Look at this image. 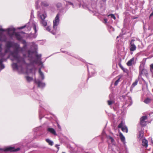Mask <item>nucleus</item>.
I'll return each instance as SVG.
<instances>
[{
	"instance_id": "obj_26",
	"label": "nucleus",
	"mask_w": 153,
	"mask_h": 153,
	"mask_svg": "<svg viewBox=\"0 0 153 153\" xmlns=\"http://www.w3.org/2000/svg\"><path fill=\"white\" fill-rule=\"evenodd\" d=\"M46 140L47 143H53V142L49 139H47Z\"/></svg>"
},
{
	"instance_id": "obj_19",
	"label": "nucleus",
	"mask_w": 153,
	"mask_h": 153,
	"mask_svg": "<svg viewBox=\"0 0 153 153\" xmlns=\"http://www.w3.org/2000/svg\"><path fill=\"white\" fill-rule=\"evenodd\" d=\"M141 140L142 143H148V140L145 138H142Z\"/></svg>"
},
{
	"instance_id": "obj_42",
	"label": "nucleus",
	"mask_w": 153,
	"mask_h": 153,
	"mask_svg": "<svg viewBox=\"0 0 153 153\" xmlns=\"http://www.w3.org/2000/svg\"><path fill=\"white\" fill-rule=\"evenodd\" d=\"M121 68L123 69V70L124 69V68L123 67H121Z\"/></svg>"
},
{
	"instance_id": "obj_33",
	"label": "nucleus",
	"mask_w": 153,
	"mask_h": 153,
	"mask_svg": "<svg viewBox=\"0 0 153 153\" xmlns=\"http://www.w3.org/2000/svg\"><path fill=\"white\" fill-rule=\"evenodd\" d=\"M110 31H114V28H113L112 27H110Z\"/></svg>"
},
{
	"instance_id": "obj_49",
	"label": "nucleus",
	"mask_w": 153,
	"mask_h": 153,
	"mask_svg": "<svg viewBox=\"0 0 153 153\" xmlns=\"http://www.w3.org/2000/svg\"><path fill=\"white\" fill-rule=\"evenodd\" d=\"M118 38V36H117V38Z\"/></svg>"
},
{
	"instance_id": "obj_2",
	"label": "nucleus",
	"mask_w": 153,
	"mask_h": 153,
	"mask_svg": "<svg viewBox=\"0 0 153 153\" xmlns=\"http://www.w3.org/2000/svg\"><path fill=\"white\" fill-rule=\"evenodd\" d=\"M15 29L12 27L9 28L7 29H4L2 28L0 29V31H7L8 34L10 36H12L15 35L16 38L18 40L21 39L22 37L20 36L19 33H15Z\"/></svg>"
},
{
	"instance_id": "obj_50",
	"label": "nucleus",
	"mask_w": 153,
	"mask_h": 153,
	"mask_svg": "<svg viewBox=\"0 0 153 153\" xmlns=\"http://www.w3.org/2000/svg\"><path fill=\"white\" fill-rule=\"evenodd\" d=\"M131 98H130V100H131Z\"/></svg>"
},
{
	"instance_id": "obj_20",
	"label": "nucleus",
	"mask_w": 153,
	"mask_h": 153,
	"mask_svg": "<svg viewBox=\"0 0 153 153\" xmlns=\"http://www.w3.org/2000/svg\"><path fill=\"white\" fill-rule=\"evenodd\" d=\"M53 30L51 31L50 28V27H49V26H48V27H45V30L48 31L49 32H50L52 33H51V32L53 31Z\"/></svg>"
},
{
	"instance_id": "obj_22",
	"label": "nucleus",
	"mask_w": 153,
	"mask_h": 153,
	"mask_svg": "<svg viewBox=\"0 0 153 153\" xmlns=\"http://www.w3.org/2000/svg\"><path fill=\"white\" fill-rule=\"evenodd\" d=\"M143 136V134L142 133H140L139 135L137 137L138 138L140 139V140H141Z\"/></svg>"
},
{
	"instance_id": "obj_10",
	"label": "nucleus",
	"mask_w": 153,
	"mask_h": 153,
	"mask_svg": "<svg viewBox=\"0 0 153 153\" xmlns=\"http://www.w3.org/2000/svg\"><path fill=\"white\" fill-rule=\"evenodd\" d=\"M134 62V58H133L129 60L127 63V65L128 66H131Z\"/></svg>"
},
{
	"instance_id": "obj_27",
	"label": "nucleus",
	"mask_w": 153,
	"mask_h": 153,
	"mask_svg": "<svg viewBox=\"0 0 153 153\" xmlns=\"http://www.w3.org/2000/svg\"><path fill=\"white\" fill-rule=\"evenodd\" d=\"M111 16V18H113V19H116V17L114 14H111L108 15V16Z\"/></svg>"
},
{
	"instance_id": "obj_39",
	"label": "nucleus",
	"mask_w": 153,
	"mask_h": 153,
	"mask_svg": "<svg viewBox=\"0 0 153 153\" xmlns=\"http://www.w3.org/2000/svg\"><path fill=\"white\" fill-rule=\"evenodd\" d=\"M33 45H34V47L35 48V50H36V48L37 47V46L36 45L34 44Z\"/></svg>"
},
{
	"instance_id": "obj_3",
	"label": "nucleus",
	"mask_w": 153,
	"mask_h": 153,
	"mask_svg": "<svg viewBox=\"0 0 153 153\" xmlns=\"http://www.w3.org/2000/svg\"><path fill=\"white\" fill-rule=\"evenodd\" d=\"M59 15L57 14L55 17V19L53 21V30L51 32L53 34H55L57 32V26L59 24Z\"/></svg>"
},
{
	"instance_id": "obj_36",
	"label": "nucleus",
	"mask_w": 153,
	"mask_h": 153,
	"mask_svg": "<svg viewBox=\"0 0 153 153\" xmlns=\"http://www.w3.org/2000/svg\"><path fill=\"white\" fill-rule=\"evenodd\" d=\"M104 23H106L107 22V19H104Z\"/></svg>"
},
{
	"instance_id": "obj_21",
	"label": "nucleus",
	"mask_w": 153,
	"mask_h": 153,
	"mask_svg": "<svg viewBox=\"0 0 153 153\" xmlns=\"http://www.w3.org/2000/svg\"><path fill=\"white\" fill-rule=\"evenodd\" d=\"M33 29L35 30V33H36L37 31V30L36 29V24L34 23H33Z\"/></svg>"
},
{
	"instance_id": "obj_46",
	"label": "nucleus",
	"mask_w": 153,
	"mask_h": 153,
	"mask_svg": "<svg viewBox=\"0 0 153 153\" xmlns=\"http://www.w3.org/2000/svg\"><path fill=\"white\" fill-rule=\"evenodd\" d=\"M50 144L51 146H52V145H53V144Z\"/></svg>"
},
{
	"instance_id": "obj_7",
	"label": "nucleus",
	"mask_w": 153,
	"mask_h": 153,
	"mask_svg": "<svg viewBox=\"0 0 153 153\" xmlns=\"http://www.w3.org/2000/svg\"><path fill=\"white\" fill-rule=\"evenodd\" d=\"M147 117L146 116H144L140 118V124L142 126H145L146 125V122L145 120L147 119Z\"/></svg>"
},
{
	"instance_id": "obj_41",
	"label": "nucleus",
	"mask_w": 153,
	"mask_h": 153,
	"mask_svg": "<svg viewBox=\"0 0 153 153\" xmlns=\"http://www.w3.org/2000/svg\"><path fill=\"white\" fill-rule=\"evenodd\" d=\"M153 16V12H152V13L150 15V16Z\"/></svg>"
},
{
	"instance_id": "obj_14",
	"label": "nucleus",
	"mask_w": 153,
	"mask_h": 153,
	"mask_svg": "<svg viewBox=\"0 0 153 153\" xmlns=\"http://www.w3.org/2000/svg\"><path fill=\"white\" fill-rule=\"evenodd\" d=\"M39 73L40 77H41L42 80L44 79L45 78V77L43 73L41 71V69H39Z\"/></svg>"
},
{
	"instance_id": "obj_45",
	"label": "nucleus",
	"mask_w": 153,
	"mask_h": 153,
	"mask_svg": "<svg viewBox=\"0 0 153 153\" xmlns=\"http://www.w3.org/2000/svg\"><path fill=\"white\" fill-rule=\"evenodd\" d=\"M103 1H106V0H102Z\"/></svg>"
},
{
	"instance_id": "obj_51",
	"label": "nucleus",
	"mask_w": 153,
	"mask_h": 153,
	"mask_svg": "<svg viewBox=\"0 0 153 153\" xmlns=\"http://www.w3.org/2000/svg\"><path fill=\"white\" fill-rule=\"evenodd\" d=\"M64 153V152H63V153Z\"/></svg>"
},
{
	"instance_id": "obj_44",
	"label": "nucleus",
	"mask_w": 153,
	"mask_h": 153,
	"mask_svg": "<svg viewBox=\"0 0 153 153\" xmlns=\"http://www.w3.org/2000/svg\"><path fill=\"white\" fill-rule=\"evenodd\" d=\"M152 143H153V140H152Z\"/></svg>"
},
{
	"instance_id": "obj_48",
	"label": "nucleus",
	"mask_w": 153,
	"mask_h": 153,
	"mask_svg": "<svg viewBox=\"0 0 153 153\" xmlns=\"http://www.w3.org/2000/svg\"><path fill=\"white\" fill-rule=\"evenodd\" d=\"M61 5V4H59V6H60Z\"/></svg>"
},
{
	"instance_id": "obj_47",
	"label": "nucleus",
	"mask_w": 153,
	"mask_h": 153,
	"mask_svg": "<svg viewBox=\"0 0 153 153\" xmlns=\"http://www.w3.org/2000/svg\"><path fill=\"white\" fill-rule=\"evenodd\" d=\"M2 150V149H0V150Z\"/></svg>"
},
{
	"instance_id": "obj_6",
	"label": "nucleus",
	"mask_w": 153,
	"mask_h": 153,
	"mask_svg": "<svg viewBox=\"0 0 153 153\" xmlns=\"http://www.w3.org/2000/svg\"><path fill=\"white\" fill-rule=\"evenodd\" d=\"M134 41L135 40L134 39H132L131 41L130 46V50L131 51H135L136 49V47L134 43Z\"/></svg>"
},
{
	"instance_id": "obj_17",
	"label": "nucleus",
	"mask_w": 153,
	"mask_h": 153,
	"mask_svg": "<svg viewBox=\"0 0 153 153\" xmlns=\"http://www.w3.org/2000/svg\"><path fill=\"white\" fill-rule=\"evenodd\" d=\"M151 101V99L149 98H147L144 101V102L146 104H148Z\"/></svg>"
},
{
	"instance_id": "obj_23",
	"label": "nucleus",
	"mask_w": 153,
	"mask_h": 153,
	"mask_svg": "<svg viewBox=\"0 0 153 153\" xmlns=\"http://www.w3.org/2000/svg\"><path fill=\"white\" fill-rule=\"evenodd\" d=\"M42 4L44 6H48V4L46 2H43L42 3Z\"/></svg>"
},
{
	"instance_id": "obj_35",
	"label": "nucleus",
	"mask_w": 153,
	"mask_h": 153,
	"mask_svg": "<svg viewBox=\"0 0 153 153\" xmlns=\"http://www.w3.org/2000/svg\"><path fill=\"white\" fill-rule=\"evenodd\" d=\"M143 146L145 147V148H146L148 146V144H143Z\"/></svg>"
},
{
	"instance_id": "obj_15",
	"label": "nucleus",
	"mask_w": 153,
	"mask_h": 153,
	"mask_svg": "<svg viewBox=\"0 0 153 153\" xmlns=\"http://www.w3.org/2000/svg\"><path fill=\"white\" fill-rule=\"evenodd\" d=\"M120 136L121 141L123 142H124L125 141V138L124 137L121 133H120Z\"/></svg>"
},
{
	"instance_id": "obj_43",
	"label": "nucleus",
	"mask_w": 153,
	"mask_h": 153,
	"mask_svg": "<svg viewBox=\"0 0 153 153\" xmlns=\"http://www.w3.org/2000/svg\"><path fill=\"white\" fill-rule=\"evenodd\" d=\"M1 51V46H0V52Z\"/></svg>"
},
{
	"instance_id": "obj_31",
	"label": "nucleus",
	"mask_w": 153,
	"mask_h": 153,
	"mask_svg": "<svg viewBox=\"0 0 153 153\" xmlns=\"http://www.w3.org/2000/svg\"><path fill=\"white\" fill-rule=\"evenodd\" d=\"M108 104L109 105H110L112 104V102L110 100H108Z\"/></svg>"
},
{
	"instance_id": "obj_5",
	"label": "nucleus",
	"mask_w": 153,
	"mask_h": 153,
	"mask_svg": "<svg viewBox=\"0 0 153 153\" xmlns=\"http://www.w3.org/2000/svg\"><path fill=\"white\" fill-rule=\"evenodd\" d=\"M20 148H19L15 149L14 148L11 147H8L4 148V150L5 151L16 152L19 150Z\"/></svg>"
},
{
	"instance_id": "obj_30",
	"label": "nucleus",
	"mask_w": 153,
	"mask_h": 153,
	"mask_svg": "<svg viewBox=\"0 0 153 153\" xmlns=\"http://www.w3.org/2000/svg\"><path fill=\"white\" fill-rule=\"evenodd\" d=\"M34 53L35 52H31L30 51H29L28 52L29 55L30 56V54H32L33 56L34 54Z\"/></svg>"
},
{
	"instance_id": "obj_13",
	"label": "nucleus",
	"mask_w": 153,
	"mask_h": 153,
	"mask_svg": "<svg viewBox=\"0 0 153 153\" xmlns=\"http://www.w3.org/2000/svg\"><path fill=\"white\" fill-rule=\"evenodd\" d=\"M42 20L40 22L42 24L43 26L44 27L46 26L47 25V22L44 19H41Z\"/></svg>"
},
{
	"instance_id": "obj_28",
	"label": "nucleus",
	"mask_w": 153,
	"mask_h": 153,
	"mask_svg": "<svg viewBox=\"0 0 153 153\" xmlns=\"http://www.w3.org/2000/svg\"><path fill=\"white\" fill-rule=\"evenodd\" d=\"M137 84V81H136L134 82L133 83L132 85V86L133 87L136 86Z\"/></svg>"
},
{
	"instance_id": "obj_29",
	"label": "nucleus",
	"mask_w": 153,
	"mask_h": 153,
	"mask_svg": "<svg viewBox=\"0 0 153 153\" xmlns=\"http://www.w3.org/2000/svg\"><path fill=\"white\" fill-rule=\"evenodd\" d=\"M36 57L38 59H40V58L41 57V55H36Z\"/></svg>"
},
{
	"instance_id": "obj_18",
	"label": "nucleus",
	"mask_w": 153,
	"mask_h": 153,
	"mask_svg": "<svg viewBox=\"0 0 153 153\" xmlns=\"http://www.w3.org/2000/svg\"><path fill=\"white\" fill-rule=\"evenodd\" d=\"M2 59L0 60V67L1 69L4 68V65L2 64Z\"/></svg>"
},
{
	"instance_id": "obj_25",
	"label": "nucleus",
	"mask_w": 153,
	"mask_h": 153,
	"mask_svg": "<svg viewBox=\"0 0 153 153\" xmlns=\"http://www.w3.org/2000/svg\"><path fill=\"white\" fill-rule=\"evenodd\" d=\"M120 78H119L116 81V82H115L114 84V85L117 86L118 85V83L120 82Z\"/></svg>"
},
{
	"instance_id": "obj_38",
	"label": "nucleus",
	"mask_w": 153,
	"mask_h": 153,
	"mask_svg": "<svg viewBox=\"0 0 153 153\" xmlns=\"http://www.w3.org/2000/svg\"><path fill=\"white\" fill-rule=\"evenodd\" d=\"M57 126L58 128L60 129H61V127L60 126L59 124L58 123L57 124Z\"/></svg>"
},
{
	"instance_id": "obj_16",
	"label": "nucleus",
	"mask_w": 153,
	"mask_h": 153,
	"mask_svg": "<svg viewBox=\"0 0 153 153\" xmlns=\"http://www.w3.org/2000/svg\"><path fill=\"white\" fill-rule=\"evenodd\" d=\"M108 139L109 141H110L112 143H113L114 142V139L110 136H108Z\"/></svg>"
},
{
	"instance_id": "obj_37",
	"label": "nucleus",
	"mask_w": 153,
	"mask_h": 153,
	"mask_svg": "<svg viewBox=\"0 0 153 153\" xmlns=\"http://www.w3.org/2000/svg\"><path fill=\"white\" fill-rule=\"evenodd\" d=\"M59 146V145H58L57 144L55 145V146L57 148L58 150L59 149V147H58V146Z\"/></svg>"
},
{
	"instance_id": "obj_32",
	"label": "nucleus",
	"mask_w": 153,
	"mask_h": 153,
	"mask_svg": "<svg viewBox=\"0 0 153 153\" xmlns=\"http://www.w3.org/2000/svg\"><path fill=\"white\" fill-rule=\"evenodd\" d=\"M67 4L68 5H72L73 6V4L72 3H71L69 2H67Z\"/></svg>"
},
{
	"instance_id": "obj_40",
	"label": "nucleus",
	"mask_w": 153,
	"mask_h": 153,
	"mask_svg": "<svg viewBox=\"0 0 153 153\" xmlns=\"http://www.w3.org/2000/svg\"><path fill=\"white\" fill-rule=\"evenodd\" d=\"M150 68L151 69H153V64H151L150 65Z\"/></svg>"
},
{
	"instance_id": "obj_9",
	"label": "nucleus",
	"mask_w": 153,
	"mask_h": 153,
	"mask_svg": "<svg viewBox=\"0 0 153 153\" xmlns=\"http://www.w3.org/2000/svg\"><path fill=\"white\" fill-rule=\"evenodd\" d=\"M29 23L27 24L25 26L19 27L18 28L19 29H21L24 28L25 27H26V30H30L31 27L30 26H29Z\"/></svg>"
},
{
	"instance_id": "obj_4",
	"label": "nucleus",
	"mask_w": 153,
	"mask_h": 153,
	"mask_svg": "<svg viewBox=\"0 0 153 153\" xmlns=\"http://www.w3.org/2000/svg\"><path fill=\"white\" fill-rule=\"evenodd\" d=\"M118 127L119 128H121L123 132H128V128L125 125V123L123 121H121V123L118 125Z\"/></svg>"
},
{
	"instance_id": "obj_8",
	"label": "nucleus",
	"mask_w": 153,
	"mask_h": 153,
	"mask_svg": "<svg viewBox=\"0 0 153 153\" xmlns=\"http://www.w3.org/2000/svg\"><path fill=\"white\" fill-rule=\"evenodd\" d=\"M38 16L41 19H45L47 17L46 13L45 12H41L38 14Z\"/></svg>"
},
{
	"instance_id": "obj_24",
	"label": "nucleus",
	"mask_w": 153,
	"mask_h": 153,
	"mask_svg": "<svg viewBox=\"0 0 153 153\" xmlns=\"http://www.w3.org/2000/svg\"><path fill=\"white\" fill-rule=\"evenodd\" d=\"M26 78L28 82H30L31 81H32L33 79L32 78L28 76L26 77Z\"/></svg>"
},
{
	"instance_id": "obj_11",
	"label": "nucleus",
	"mask_w": 153,
	"mask_h": 153,
	"mask_svg": "<svg viewBox=\"0 0 153 153\" xmlns=\"http://www.w3.org/2000/svg\"><path fill=\"white\" fill-rule=\"evenodd\" d=\"M48 130L54 135H56L55 130L53 128H48Z\"/></svg>"
},
{
	"instance_id": "obj_34",
	"label": "nucleus",
	"mask_w": 153,
	"mask_h": 153,
	"mask_svg": "<svg viewBox=\"0 0 153 153\" xmlns=\"http://www.w3.org/2000/svg\"><path fill=\"white\" fill-rule=\"evenodd\" d=\"M142 65H141L140 66V71H143V67H142Z\"/></svg>"
},
{
	"instance_id": "obj_1",
	"label": "nucleus",
	"mask_w": 153,
	"mask_h": 153,
	"mask_svg": "<svg viewBox=\"0 0 153 153\" xmlns=\"http://www.w3.org/2000/svg\"><path fill=\"white\" fill-rule=\"evenodd\" d=\"M13 59L12 60H16L18 63L20 64L21 65L18 66L16 64L13 63L12 65V67L13 70H17L20 74L27 73V67L29 64L26 63L24 59L20 57L18 53H13L12 54Z\"/></svg>"
},
{
	"instance_id": "obj_12",
	"label": "nucleus",
	"mask_w": 153,
	"mask_h": 153,
	"mask_svg": "<svg viewBox=\"0 0 153 153\" xmlns=\"http://www.w3.org/2000/svg\"><path fill=\"white\" fill-rule=\"evenodd\" d=\"M39 87L42 88L44 87L45 85V84L44 83L41 82L40 81H38L37 82Z\"/></svg>"
}]
</instances>
